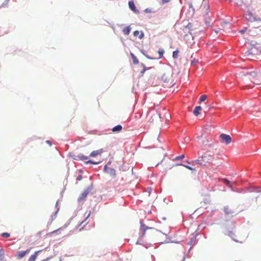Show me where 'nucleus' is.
<instances>
[{"instance_id":"dca6fc26","label":"nucleus","mask_w":261,"mask_h":261,"mask_svg":"<svg viewBox=\"0 0 261 261\" xmlns=\"http://www.w3.org/2000/svg\"><path fill=\"white\" fill-rule=\"evenodd\" d=\"M131 28L129 26L126 27L122 30L123 34L125 35H128L130 33Z\"/></svg>"},{"instance_id":"9d476101","label":"nucleus","mask_w":261,"mask_h":261,"mask_svg":"<svg viewBox=\"0 0 261 261\" xmlns=\"http://www.w3.org/2000/svg\"><path fill=\"white\" fill-rule=\"evenodd\" d=\"M160 115L158 113H156L150 119V122L153 123L154 122H158L160 121Z\"/></svg>"},{"instance_id":"c85d7f7f","label":"nucleus","mask_w":261,"mask_h":261,"mask_svg":"<svg viewBox=\"0 0 261 261\" xmlns=\"http://www.w3.org/2000/svg\"><path fill=\"white\" fill-rule=\"evenodd\" d=\"M2 236L3 237L6 238H9L10 236V235L8 232H4V233H2Z\"/></svg>"},{"instance_id":"f8f14e48","label":"nucleus","mask_w":261,"mask_h":261,"mask_svg":"<svg viewBox=\"0 0 261 261\" xmlns=\"http://www.w3.org/2000/svg\"><path fill=\"white\" fill-rule=\"evenodd\" d=\"M29 252H30V249H27L25 251H19L17 253L18 258H19V259L22 258Z\"/></svg>"},{"instance_id":"b1692460","label":"nucleus","mask_w":261,"mask_h":261,"mask_svg":"<svg viewBox=\"0 0 261 261\" xmlns=\"http://www.w3.org/2000/svg\"><path fill=\"white\" fill-rule=\"evenodd\" d=\"M193 25L191 23H189L186 27L184 28L185 29H188L189 30V32L191 30L192 28Z\"/></svg>"},{"instance_id":"2f4dec72","label":"nucleus","mask_w":261,"mask_h":261,"mask_svg":"<svg viewBox=\"0 0 261 261\" xmlns=\"http://www.w3.org/2000/svg\"><path fill=\"white\" fill-rule=\"evenodd\" d=\"M58 211H59V208H58V210L55 213L54 215L52 216V220H54V219L55 218L56 215L57 213H58Z\"/></svg>"},{"instance_id":"ea45409f","label":"nucleus","mask_w":261,"mask_h":261,"mask_svg":"<svg viewBox=\"0 0 261 261\" xmlns=\"http://www.w3.org/2000/svg\"><path fill=\"white\" fill-rule=\"evenodd\" d=\"M48 260V258H47V259H43V260H42V261H46V260Z\"/></svg>"},{"instance_id":"a878e982","label":"nucleus","mask_w":261,"mask_h":261,"mask_svg":"<svg viewBox=\"0 0 261 261\" xmlns=\"http://www.w3.org/2000/svg\"><path fill=\"white\" fill-rule=\"evenodd\" d=\"M207 98V96L206 95H203L200 98V101L201 102L205 101Z\"/></svg>"},{"instance_id":"7c9ffc66","label":"nucleus","mask_w":261,"mask_h":261,"mask_svg":"<svg viewBox=\"0 0 261 261\" xmlns=\"http://www.w3.org/2000/svg\"><path fill=\"white\" fill-rule=\"evenodd\" d=\"M82 178H83V177H82V176L81 175H78V176H77V177H76V179H77V180H79V181L81 180L82 179Z\"/></svg>"},{"instance_id":"473e14b6","label":"nucleus","mask_w":261,"mask_h":261,"mask_svg":"<svg viewBox=\"0 0 261 261\" xmlns=\"http://www.w3.org/2000/svg\"><path fill=\"white\" fill-rule=\"evenodd\" d=\"M170 1V0H162V3L163 4L168 3Z\"/></svg>"},{"instance_id":"4c0bfd02","label":"nucleus","mask_w":261,"mask_h":261,"mask_svg":"<svg viewBox=\"0 0 261 261\" xmlns=\"http://www.w3.org/2000/svg\"><path fill=\"white\" fill-rule=\"evenodd\" d=\"M204 7L205 8L206 10L208 9V6L207 5H205Z\"/></svg>"},{"instance_id":"58836bf2","label":"nucleus","mask_w":261,"mask_h":261,"mask_svg":"<svg viewBox=\"0 0 261 261\" xmlns=\"http://www.w3.org/2000/svg\"><path fill=\"white\" fill-rule=\"evenodd\" d=\"M84 222H85V221H83L82 222H81V223L80 224V225H82Z\"/></svg>"},{"instance_id":"39448f33","label":"nucleus","mask_w":261,"mask_h":261,"mask_svg":"<svg viewBox=\"0 0 261 261\" xmlns=\"http://www.w3.org/2000/svg\"><path fill=\"white\" fill-rule=\"evenodd\" d=\"M70 156L72 157V158L75 160H87L88 157L87 156H85L82 154H75L74 153H70Z\"/></svg>"},{"instance_id":"f257e3e1","label":"nucleus","mask_w":261,"mask_h":261,"mask_svg":"<svg viewBox=\"0 0 261 261\" xmlns=\"http://www.w3.org/2000/svg\"><path fill=\"white\" fill-rule=\"evenodd\" d=\"M214 160V154L207 151L197 160L192 161L191 163L192 165L199 164L202 166H206L207 164L212 163Z\"/></svg>"},{"instance_id":"c756f323","label":"nucleus","mask_w":261,"mask_h":261,"mask_svg":"<svg viewBox=\"0 0 261 261\" xmlns=\"http://www.w3.org/2000/svg\"><path fill=\"white\" fill-rule=\"evenodd\" d=\"M142 66L143 67V69L141 71V74H143L145 72V71H146V67L145 66V65H142Z\"/></svg>"},{"instance_id":"aec40b11","label":"nucleus","mask_w":261,"mask_h":261,"mask_svg":"<svg viewBox=\"0 0 261 261\" xmlns=\"http://www.w3.org/2000/svg\"><path fill=\"white\" fill-rule=\"evenodd\" d=\"M164 50L162 48H160L158 50V53L159 54V57H158V59H160L162 58L163 54H164Z\"/></svg>"},{"instance_id":"4be33fe9","label":"nucleus","mask_w":261,"mask_h":261,"mask_svg":"<svg viewBox=\"0 0 261 261\" xmlns=\"http://www.w3.org/2000/svg\"><path fill=\"white\" fill-rule=\"evenodd\" d=\"M179 51L178 50H175L173 52V58L174 59H177L178 57Z\"/></svg>"},{"instance_id":"6ab92c4d","label":"nucleus","mask_w":261,"mask_h":261,"mask_svg":"<svg viewBox=\"0 0 261 261\" xmlns=\"http://www.w3.org/2000/svg\"><path fill=\"white\" fill-rule=\"evenodd\" d=\"M247 19H248V21H255L256 20V19L254 17H253V16L252 15V14H249L247 17Z\"/></svg>"},{"instance_id":"1a4fd4ad","label":"nucleus","mask_w":261,"mask_h":261,"mask_svg":"<svg viewBox=\"0 0 261 261\" xmlns=\"http://www.w3.org/2000/svg\"><path fill=\"white\" fill-rule=\"evenodd\" d=\"M152 230V228L151 227H149L147 226H146L145 224L141 223V229L140 230L141 231L142 236H144L145 234V232L147 230Z\"/></svg>"},{"instance_id":"f704fd0d","label":"nucleus","mask_w":261,"mask_h":261,"mask_svg":"<svg viewBox=\"0 0 261 261\" xmlns=\"http://www.w3.org/2000/svg\"><path fill=\"white\" fill-rule=\"evenodd\" d=\"M46 143H47L49 146H51L52 144L50 141L46 140Z\"/></svg>"},{"instance_id":"20e7f679","label":"nucleus","mask_w":261,"mask_h":261,"mask_svg":"<svg viewBox=\"0 0 261 261\" xmlns=\"http://www.w3.org/2000/svg\"><path fill=\"white\" fill-rule=\"evenodd\" d=\"M91 191V188L89 187L85 189L82 193L80 195V196L78 198V201L81 202L84 201L85 199L86 198L87 195L89 194Z\"/></svg>"},{"instance_id":"a19ab883","label":"nucleus","mask_w":261,"mask_h":261,"mask_svg":"<svg viewBox=\"0 0 261 261\" xmlns=\"http://www.w3.org/2000/svg\"><path fill=\"white\" fill-rule=\"evenodd\" d=\"M234 240H235L236 241H238L237 240H236L234 239H233Z\"/></svg>"},{"instance_id":"4468645a","label":"nucleus","mask_w":261,"mask_h":261,"mask_svg":"<svg viewBox=\"0 0 261 261\" xmlns=\"http://www.w3.org/2000/svg\"><path fill=\"white\" fill-rule=\"evenodd\" d=\"M122 129V127L121 125H117L114 127L112 130L113 132H120Z\"/></svg>"},{"instance_id":"9b49d317","label":"nucleus","mask_w":261,"mask_h":261,"mask_svg":"<svg viewBox=\"0 0 261 261\" xmlns=\"http://www.w3.org/2000/svg\"><path fill=\"white\" fill-rule=\"evenodd\" d=\"M128 6L129 8L135 13H138L139 11L137 9L135 4L133 1H129L128 2Z\"/></svg>"},{"instance_id":"423d86ee","label":"nucleus","mask_w":261,"mask_h":261,"mask_svg":"<svg viewBox=\"0 0 261 261\" xmlns=\"http://www.w3.org/2000/svg\"><path fill=\"white\" fill-rule=\"evenodd\" d=\"M220 138L226 144H229L231 142V138L229 135L222 134L220 135Z\"/></svg>"},{"instance_id":"6e6552de","label":"nucleus","mask_w":261,"mask_h":261,"mask_svg":"<svg viewBox=\"0 0 261 261\" xmlns=\"http://www.w3.org/2000/svg\"><path fill=\"white\" fill-rule=\"evenodd\" d=\"M103 152V150L102 149L94 150L90 154L89 156L91 158H95L98 155H100Z\"/></svg>"},{"instance_id":"72a5a7b5","label":"nucleus","mask_w":261,"mask_h":261,"mask_svg":"<svg viewBox=\"0 0 261 261\" xmlns=\"http://www.w3.org/2000/svg\"><path fill=\"white\" fill-rule=\"evenodd\" d=\"M246 30H247V28H245L244 29L241 30L240 31V32L242 34H243V33H244L246 32Z\"/></svg>"},{"instance_id":"0eeeda50","label":"nucleus","mask_w":261,"mask_h":261,"mask_svg":"<svg viewBox=\"0 0 261 261\" xmlns=\"http://www.w3.org/2000/svg\"><path fill=\"white\" fill-rule=\"evenodd\" d=\"M104 170L110 176L114 177L116 175L115 170L114 169L108 167L107 165L105 166Z\"/></svg>"},{"instance_id":"bb28decb","label":"nucleus","mask_w":261,"mask_h":261,"mask_svg":"<svg viewBox=\"0 0 261 261\" xmlns=\"http://www.w3.org/2000/svg\"><path fill=\"white\" fill-rule=\"evenodd\" d=\"M178 165H180V166H183L190 170H195V169L194 168H193L192 167H191V166H189L188 165H185L184 164H178Z\"/></svg>"},{"instance_id":"412c9836","label":"nucleus","mask_w":261,"mask_h":261,"mask_svg":"<svg viewBox=\"0 0 261 261\" xmlns=\"http://www.w3.org/2000/svg\"><path fill=\"white\" fill-rule=\"evenodd\" d=\"M224 212L225 214H229L232 213V212L231 210H230L228 206H225L224 207Z\"/></svg>"},{"instance_id":"7ed1b4c3","label":"nucleus","mask_w":261,"mask_h":261,"mask_svg":"<svg viewBox=\"0 0 261 261\" xmlns=\"http://www.w3.org/2000/svg\"><path fill=\"white\" fill-rule=\"evenodd\" d=\"M244 79L243 80L244 81H251L253 83H255V78L257 76V73L255 72H251L250 73L247 72L246 74H244Z\"/></svg>"},{"instance_id":"ddd939ff","label":"nucleus","mask_w":261,"mask_h":261,"mask_svg":"<svg viewBox=\"0 0 261 261\" xmlns=\"http://www.w3.org/2000/svg\"><path fill=\"white\" fill-rule=\"evenodd\" d=\"M134 35L136 37L138 36L140 39H141L144 37V33L142 31L139 32V31H135L134 32Z\"/></svg>"},{"instance_id":"cd10ccee","label":"nucleus","mask_w":261,"mask_h":261,"mask_svg":"<svg viewBox=\"0 0 261 261\" xmlns=\"http://www.w3.org/2000/svg\"><path fill=\"white\" fill-rule=\"evenodd\" d=\"M184 158H185V155L184 154H181L180 155L177 156L175 158V160L177 161V160H181V159H183Z\"/></svg>"},{"instance_id":"5701e85b","label":"nucleus","mask_w":261,"mask_h":261,"mask_svg":"<svg viewBox=\"0 0 261 261\" xmlns=\"http://www.w3.org/2000/svg\"><path fill=\"white\" fill-rule=\"evenodd\" d=\"M86 163L87 164H94V165H95V164H98L100 163V162H94V161H93L92 160H88L86 162Z\"/></svg>"},{"instance_id":"f3484780","label":"nucleus","mask_w":261,"mask_h":261,"mask_svg":"<svg viewBox=\"0 0 261 261\" xmlns=\"http://www.w3.org/2000/svg\"><path fill=\"white\" fill-rule=\"evenodd\" d=\"M201 110V107L200 106H197L195 107L193 113L195 116H198L199 115V111Z\"/></svg>"},{"instance_id":"f03ea898","label":"nucleus","mask_w":261,"mask_h":261,"mask_svg":"<svg viewBox=\"0 0 261 261\" xmlns=\"http://www.w3.org/2000/svg\"><path fill=\"white\" fill-rule=\"evenodd\" d=\"M173 73L171 70L166 71L162 76V80L164 83L169 84L170 86L175 84L174 80L173 79Z\"/></svg>"},{"instance_id":"393cba45","label":"nucleus","mask_w":261,"mask_h":261,"mask_svg":"<svg viewBox=\"0 0 261 261\" xmlns=\"http://www.w3.org/2000/svg\"><path fill=\"white\" fill-rule=\"evenodd\" d=\"M223 181L226 185H227L229 187H231V186L230 185V181L226 179H223Z\"/></svg>"},{"instance_id":"2eb2a0df","label":"nucleus","mask_w":261,"mask_h":261,"mask_svg":"<svg viewBox=\"0 0 261 261\" xmlns=\"http://www.w3.org/2000/svg\"><path fill=\"white\" fill-rule=\"evenodd\" d=\"M39 251H36L35 252L34 254L31 255L28 261H35L37 256V254L39 253Z\"/></svg>"},{"instance_id":"e433bc0d","label":"nucleus","mask_w":261,"mask_h":261,"mask_svg":"<svg viewBox=\"0 0 261 261\" xmlns=\"http://www.w3.org/2000/svg\"><path fill=\"white\" fill-rule=\"evenodd\" d=\"M90 216V213H89L87 215V216L86 217V218H85V220L89 217Z\"/></svg>"},{"instance_id":"a211bd4d","label":"nucleus","mask_w":261,"mask_h":261,"mask_svg":"<svg viewBox=\"0 0 261 261\" xmlns=\"http://www.w3.org/2000/svg\"><path fill=\"white\" fill-rule=\"evenodd\" d=\"M130 55H131V57H132V60L133 61V63L136 65L138 64L139 63V61H138V59L137 58V57H135V56L132 53L130 54Z\"/></svg>"},{"instance_id":"c9c22d12","label":"nucleus","mask_w":261,"mask_h":261,"mask_svg":"<svg viewBox=\"0 0 261 261\" xmlns=\"http://www.w3.org/2000/svg\"><path fill=\"white\" fill-rule=\"evenodd\" d=\"M60 229H57V230H55L51 232L52 233H55L56 232H57Z\"/></svg>"}]
</instances>
